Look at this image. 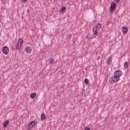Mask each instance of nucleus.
<instances>
[{
	"instance_id": "f257e3e1",
	"label": "nucleus",
	"mask_w": 130,
	"mask_h": 130,
	"mask_svg": "<svg viewBox=\"0 0 130 130\" xmlns=\"http://www.w3.org/2000/svg\"><path fill=\"white\" fill-rule=\"evenodd\" d=\"M120 80V78L116 76L115 75H114L113 76H112L111 78L109 79V83L110 84H114L115 83H117L118 81Z\"/></svg>"
},
{
	"instance_id": "f03ea898",
	"label": "nucleus",
	"mask_w": 130,
	"mask_h": 130,
	"mask_svg": "<svg viewBox=\"0 0 130 130\" xmlns=\"http://www.w3.org/2000/svg\"><path fill=\"white\" fill-rule=\"evenodd\" d=\"M23 39H19L18 40V42L17 43L15 48L18 50H19V49H21V47H22V45H23Z\"/></svg>"
},
{
	"instance_id": "7ed1b4c3",
	"label": "nucleus",
	"mask_w": 130,
	"mask_h": 130,
	"mask_svg": "<svg viewBox=\"0 0 130 130\" xmlns=\"http://www.w3.org/2000/svg\"><path fill=\"white\" fill-rule=\"evenodd\" d=\"M122 74V72H121L120 70L116 71L114 73V75L116 76V77H118V78H119V77H121Z\"/></svg>"
},
{
	"instance_id": "20e7f679",
	"label": "nucleus",
	"mask_w": 130,
	"mask_h": 130,
	"mask_svg": "<svg viewBox=\"0 0 130 130\" xmlns=\"http://www.w3.org/2000/svg\"><path fill=\"white\" fill-rule=\"evenodd\" d=\"M2 51L4 54H9V48L7 46H5L2 49Z\"/></svg>"
},
{
	"instance_id": "39448f33",
	"label": "nucleus",
	"mask_w": 130,
	"mask_h": 130,
	"mask_svg": "<svg viewBox=\"0 0 130 130\" xmlns=\"http://www.w3.org/2000/svg\"><path fill=\"white\" fill-rule=\"evenodd\" d=\"M116 7H117V5L116 3L112 4L110 7V12H113V11H114V9L116 8Z\"/></svg>"
},
{
	"instance_id": "423d86ee",
	"label": "nucleus",
	"mask_w": 130,
	"mask_h": 130,
	"mask_svg": "<svg viewBox=\"0 0 130 130\" xmlns=\"http://www.w3.org/2000/svg\"><path fill=\"white\" fill-rule=\"evenodd\" d=\"M98 29L97 28L95 27V26H94L92 28V32H93V35L94 36H97V35H98Z\"/></svg>"
},
{
	"instance_id": "0eeeda50",
	"label": "nucleus",
	"mask_w": 130,
	"mask_h": 130,
	"mask_svg": "<svg viewBox=\"0 0 130 130\" xmlns=\"http://www.w3.org/2000/svg\"><path fill=\"white\" fill-rule=\"evenodd\" d=\"M34 125H35V121H32L28 125L27 129H31V128H33Z\"/></svg>"
},
{
	"instance_id": "6e6552de",
	"label": "nucleus",
	"mask_w": 130,
	"mask_h": 130,
	"mask_svg": "<svg viewBox=\"0 0 130 130\" xmlns=\"http://www.w3.org/2000/svg\"><path fill=\"white\" fill-rule=\"evenodd\" d=\"M122 31L123 32V34H126L128 31V29L126 26H123L122 27Z\"/></svg>"
},
{
	"instance_id": "1a4fd4ad",
	"label": "nucleus",
	"mask_w": 130,
	"mask_h": 130,
	"mask_svg": "<svg viewBox=\"0 0 130 130\" xmlns=\"http://www.w3.org/2000/svg\"><path fill=\"white\" fill-rule=\"evenodd\" d=\"M25 51L27 53H31V51H32V48H31V47H27L26 48Z\"/></svg>"
},
{
	"instance_id": "9d476101",
	"label": "nucleus",
	"mask_w": 130,
	"mask_h": 130,
	"mask_svg": "<svg viewBox=\"0 0 130 130\" xmlns=\"http://www.w3.org/2000/svg\"><path fill=\"white\" fill-rule=\"evenodd\" d=\"M112 58V57H109L107 59H106V64H109L110 61H111V59Z\"/></svg>"
},
{
	"instance_id": "9b49d317",
	"label": "nucleus",
	"mask_w": 130,
	"mask_h": 130,
	"mask_svg": "<svg viewBox=\"0 0 130 130\" xmlns=\"http://www.w3.org/2000/svg\"><path fill=\"white\" fill-rule=\"evenodd\" d=\"M10 121L7 120L5 121V122L3 123V126L4 127H7V125H8Z\"/></svg>"
},
{
	"instance_id": "f8f14e48",
	"label": "nucleus",
	"mask_w": 130,
	"mask_h": 130,
	"mask_svg": "<svg viewBox=\"0 0 130 130\" xmlns=\"http://www.w3.org/2000/svg\"><path fill=\"white\" fill-rule=\"evenodd\" d=\"M94 27H96L98 30H100L102 27V25H101V24L100 23H98Z\"/></svg>"
},
{
	"instance_id": "ddd939ff",
	"label": "nucleus",
	"mask_w": 130,
	"mask_h": 130,
	"mask_svg": "<svg viewBox=\"0 0 130 130\" xmlns=\"http://www.w3.org/2000/svg\"><path fill=\"white\" fill-rule=\"evenodd\" d=\"M30 97L31 99H34L36 97V93H33L30 94Z\"/></svg>"
},
{
	"instance_id": "4468645a",
	"label": "nucleus",
	"mask_w": 130,
	"mask_h": 130,
	"mask_svg": "<svg viewBox=\"0 0 130 130\" xmlns=\"http://www.w3.org/2000/svg\"><path fill=\"white\" fill-rule=\"evenodd\" d=\"M48 61H49V63H50V64H51L53 62V61H54V59H53V58H50L48 59Z\"/></svg>"
},
{
	"instance_id": "2eb2a0df",
	"label": "nucleus",
	"mask_w": 130,
	"mask_h": 130,
	"mask_svg": "<svg viewBox=\"0 0 130 130\" xmlns=\"http://www.w3.org/2000/svg\"><path fill=\"white\" fill-rule=\"evenodd\" d=\"M41 120H44L45 119V114H44V113L41 114Z\"/></svg>"
},
{
	"instance_id": "dca6fc26",
	"label": "nucleus",
	"mask_w": 130,
	"mask_h": 130,
	"mask_svg": "<svg viewBox=\"0 0 130 130\" xmlns=\"http://www.w3.org/2000/svg\"><path fill=\"white\" fill-rule=\"evenodd\" d=\"M66 9H67L66 7H62L59 10V13H62L64 12V11H66Z\"/></svg>"
},
{
	"instance_id": "f3484780",
	"label": "nucleus",
	"mask_w": 130,
	"mask_h": 130,
	"mask_svg": "<svg viewBox=\"0 0 130 130\" xmlns=\"http://www.w3.org/2000/svg\"><path fill=\"white\" fill-rule=\"evenodd\" d=\"M124 67L125 69H127V68L129 67V65H128V62L127 61L125 62L124 64Z\"/></svg>"
},
{
	"instance_id": "a211bd4d",
	"label": "nucleus",
	"mask_w": 130,
	"mask_h": 130,
	"mask_svg": "<svg viewBox=\"0 0 130 130\" xmlns=\"http://www.w3.org/2000/svg\"><path fill=\"white\" fill-rule=\"evenodd\" d=\"M88 83H89V80H88V79L85 78L84 79V84H88Z\"/></svg>"
},
{
	"instance_id": "6ab92c4d",
	"label": "nucleus",
	"mask_w": 130,
	"mask_h": 130,
	"mask_svg": "<svg viewBox=\"0 0 130 130\" xmlns=\"http://www.w3.org/2000/svg\"><path fill=\"white\" fill-rule=\"evenodd\" d=\"M20 1L23 4H26V3H27V0H20Z\"/></svg>"
},
{
	"instance_id": "aec40b11",
	"label": "nucleus",
	"mask_w": 130,
	"mask_h": 130,
	"mask_svg": "<svg viewBox=\"0 0 130 130\" xmlns=\"http://www.w3.org/2000/svg\"><path fill=\"white\" fill-rule=\"evenodd\" d=\"M67 37L69 39H71V38H72V35L71 34L68 35H67Z\"/></svg>"
},
{
	"instance_id": "412c9836",
	"label": "nucleus",
	"mask_w": 130,
	"mask_h": 130,
	"mask_svg": "<svg viewBox=\"0 0 130 130\" xmlns=\"http://www.w3.org/2000/svg\"><path fill=\"white\" fill-rule=\"evenodd\" d=\"M84 130H90V128H88L87 127H85Z\"/></svg>"
},
{
	"instance_id": "4be33fe9",
	"label": "nucleus",
	"mask_w": 130,
	"mask_h": 130,
	"mask_svg": "<svg viewBox=\"0 0 130 130\" xmlns=\"http://www.w3.org/2000/svg\"><path fill=\"white\" fill-rule=\"evenodd\" d=\"M87 39H89L90 40V35H87Z\"/></svg>"
},
{
	"instance_id": "5701e85b",
	"label": "nucleus",
	"mask_w": 130,
	"mask_h": 130,
	"mask_svg": "<svg viewBox=\"0 0 130 130\" xmlns=\"http://www.w3.org/2000/svg\"><path fill=\"white\" fill-rule=\"evenodd\" d=\"M120 2V0H116V3H118Z\"/></svg>"
},
{
	"instance_id": "b1692460",
	"label": "nucleus",
	"mask_w": 130,
	"mask_h": 130,
	"mask_svg": "<svg viewBox=\"0 0 130 130\" xmlns=\"http://www.w3.org/2000/svg\"><path fill=\"white\" fill-rule=\"evenodd\" d=\"M60 75H61V76H62V75H63V71H61Z\"/></svg>"
}]
</instances>
